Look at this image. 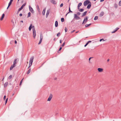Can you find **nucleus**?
<instances>
[{"label":"nucleus","mask_w":121,"mask_h":121,"mask_svg":"<svg viewBox=\"0 0 121 121\" xmlns=\"http://www.w3.org/2000/svg\"><path fill=\"white\" fill-rule=\"evenodd\" d=\"M85 17V18H84V21L82 23V24H85L88 21V17L87 16H86Z\"/></svg>","instance_id":"f257e3e1"},{"label":"nucleus","mask_w":121,"mask_h":121,"mask_svg":"<svg viewBox=\"0 0 121 121\" xmlns=\"http://www.w3.org/2000/svg\"><path fill=\"white\" fill-rule=\"evenodd\" d=\"M33 37L34 38H35V37L36 36V32L35 30V28L33 29Z\"/></svg>","instance_id":"f03ea898"},{"label":"nucleus","mask_w":121,"mask_h":121,"mask_svg":"<svg viewBox=\"0 0 121 121\" xmlns=\"http://www.w3.org/2000/svg\"><path fill=\"white\" fill-rule=\"evenodd\" d=\"M34 58V57L33 56L32 57L30 58L29 62V64H31V65H32Z\"/></svg>","instance_id":"7ed1b4c3"},{"label":"nucleus","mask_w":121,"mask_h":121,"mask_svg":"<svg viewBox=\"0 0 121 121\" xmlns=\"http://www.w3.org/2000/svg\"><path fill=\"white\" fill-rule=\"evenodd\" d=\"M90 3V2L88 0H86L84 3V5L85 6H86L88 4Z\"/></svg>","instance_id":"20e7f679"},{"label":"nucleus","mask_w":121,"mask_h":121,"mask_svg":"<svg viewBox=\"0 0 121 121\" xmlns=\"http://www.w3.org/2000/svg\"><path fill=\"white\" fill-rule=\"evenodd\" d=\"M74 18H75L76 20H78L80 19V17L78 16L76 14H74Z\"/></svg>","instance_id":"39448f33"},{"label":"nucleus","mask_w":121,"mask_h":121,"mask_svg":"<svg viewBox=\"0 0 121 121\" xmlns=\"http://www.w3.org/2000/svg\"><path fill=\"white\" fill-rule=\"evenodd\" d=\"M52 94H51L50 95L48 99V101H50L51 100V99L52 98Z\"/></svg>","instance_id":"423d86ee"},{"label":"nucleus","mask_w":121,"mask_h":121,"mask_svg":"<svg viewBox=\"0 0 121 121\" xmlns=\"http://www.w3.org/2000/svg\"><path fill=\"white\" fill-rule=\"evenodd\" d=\"M52 94H51L50 95L48 99V101H50L51 100V99L52 98Z\"/></svg>","instance_id":"0eeeda50"},{"label":"nucleus","mask_w":121,"mask_h":121,"mask_svg":"<svg viewBox=\"0 0 121 121\" xmlns=\"http://www.w3.org/2000/svg\"><path fill=\"white\" fill-rule=\"evenodd\" d=\"M30 11L32 13H34V12L33 8L30 6H29Z\"/></svg>","instance_id":"6e6552de"},{"label":"nucleus","mask_w":121,"mask_h":121,"mask_svg":"<svg viewBox=\"0 0 121 121\" xmlns=\"http://www.w3.org/2000/svg\"><path fill=\"white\" fill-rule=\"evenodd\" d=\"M13 1V0H10V1L8 5V6L7 8V9H8V8L11 5Z\"/></svg>","instance_id":"1a4fd4ad"},{"label":"nucleus","mask_w":121,"mask_h":121,"mask_svg":"<svg viewBox=\"0 0 121 121\" xmlns=\"http://www.w3.org/2000/svg\"><path fill=\"white\" fill-rule=\"evenodd\" d=\"M51 2L54 4H56L57 3L54 0H50Z\"/></svg>","instance_id":"9d476101"},{"label":"nucleus","mask_w":121,"mask_h":121,"mask_svg":"<svg viewBox=\"0 0 121 121\" xmlns=\"http://www.w3.org/2000/svg\"><path fill=\"white\" fill-rule=\"evenodd\" d=\"M8 82H6L4 84V88L6 87L8 84Z\"/></svg>","instance_id":"9b49d317"},{"label":"nucleus","mask_w":121,"mask_h":121,"mask_svg":"<svg viewBox=\"0 0 121 121\" xmlns=\"http://www.w3.org/2000/svg\"><path fill=\"white\" fill-rule=\"evenodd\" d=\"M119 28H116L115 30L113 31H112V33H114L116 31H117L118 29H119Z\"/></svg>","instance_id":"f8f14e48"},{"label":"nucleus","mask_w":121,"mask_h":121,"mask_svg":"<svg viewBox=\"0 0 121 121\" xmlns=\"http://www.w3.org/2000/svg\"><path fill=\"white\" fill-rule=\"evenodd\" d=\"M98 70L99 72H102L103 71V69L102 68H99L98 69Z\"/></svg>","instance_id":"ddd939ff"},{"label":"nucleus","mask_w":121,"mask_h":121,"mask_svg":"<svg viewBox=\"0 0 121 121\" xmlns=\"http://www.w3.org/2000/svg\"><path fill=\"white\" fill-rule=\"evenodd\" d=\"M15 65L14 64H13V65H12L11 66V67L10 68V70H11L12 69H13L14 68V67H15Z\"/></svg>","instance_id":"4468645a"},{"label":"nucleus","mask_w":121,"mask_h":121,"mask_svg":"<svg viewBox=\"0 0 121 121\" xmlns=\"http://www.w3.org/2000/svg\"><path fill=\"white\" fill-rule=\"evenodd\" d=\"M4 16H5L4 14V13L2 15L1 17V18L0 19V20L1 21L3 20V18H4Z\"/></svg>","instance_id":"2eb2a0df"},{"label":"nucleus","mask_w":121,"mask_h":121,"mask_svg":"<svg viewBox=\"0 0 121 121\" xmlns=\"http://www.w3.org/2000/svg\"><path fill=\"white\" fill-rule=\"evenodd\" d=\"M104 14V12H102L99 14V16L100 17L102 16Z\"/></svg>","instance_id":"dca6fc26"},{"label":"nucleus","mask_w":121,"mask_h":121,"mask_svg":"<svg viewBox=\"0 0 121 121\" xmlns=\"http://www.w3.org/2000/svg\"><path fill=\"white\" fill-rule=\"evenodd\" d=\"M90 4H89L88 5H87V8L88 9H89L90 8H91V3L90 2Z\"/></svg>","instance_id":"f3484780"},{"label":"nucleus","mask_w":121,"mask_h":121,"mask_svg":"<svg viewBox=\"0 0 121 121\" xmlns=\"http://www.w3.org/2000/svg\"><path fill=\"white\" fill-rule=\"evenodd\" d=\"M26 3H25L24 4H23L21 6V8L22 9H23V7L25 6L26 4Z\"/></svg>","instance_id":"a211bd4d"},{"label":"nucleus","mask_w":121,"mask_h":121,"mask_svg":"<svg viewBox=\"0 0 121 121\" xmlns=\"http://www.w3.org/2000/svg\"><path fill=\"white\" fill-rule=\"evenodd\" d=\"M32 24H30L29 27V29L30 31L31 30L32 28Z\"/></svg>","instance_id":"6ab92c4d"},{"label":"nucleus","mask_w":121,"mask_h":121,"mask_svg":"<svg viewBox=\"0 0 121 121\" xmlns=\"http://www.w3.org/2000/svg\"><path fill=\"white\" fill-rule=\"evenodd\" d=\"M87 13V11H85V12H84L83 13L82 15V17H84V16H85L86 15Z\"/></svg>","instance_id":"aec40b11"},{"label":"nucleus","mask_w":121,"mask_h":121,"mask_svg":"<svg viewBox=\"0 0 121 121\" xmlns=\"http://www.w3.org/2000/svg\"><path fill=\"white\" fill-rule=\"evenodd\" d=\"M58 26V22L57 21H56L55 22V26L57 27Z\"/></svg>","instance_id":"412c9836"},{"label":"nucleus","mask_w":121,"mask_h":121,"mask_svg":"<svg viewBox=\"0 0 121 121\" xmlns=\"http://www.w3.org/2000/svg\"><path fill=\"white\" fill-rule=\"evenodd\" d=\"M31 71V69H29L28 71L26 73L27 74H29L30 72Z\"/></svg>","instance_id":"4be33fe9"},{"label":"nucleus","mask_w":121,"mask_h":121,"mask_svg":"<svg viewBox=\"0 0 121 121\" xmlns=\"http://www.w3.org/2000/svg\"><path fill=\"white\" fill-rule=\"evenodd\" d=\"M91 23H90L89 24H86L85 25V26L86 27H88L89 26H90L91 25Z\"/></svg>","instance_id":"5701e85b"},{"label":"nucleus","mask_w":121,"mask_h":121,"mask_svg":"<svg viewBox=\"0 0 121 121\" xmlns=\"http://www.w3.org/2000/svg\"><path fill=\"white\" fill-rule=\"evenodd\" d=\"M46 9H44L43 10L42 13L43 14V15H45V11Z\"/></svg>","instance_id":"b1692460"},{"label":"nucleus","mask_w":121,"mask_h":121,"mask_svg":"<svg viewBox=\"0 0 121 121\" xmlns=\"http://www.w3.org/2000/svg\"><path fill=\"white\" fill-rule=\"evenodd\" d=\"M49 12L48 11L47 12L46 15V17H47L48 16V15H49Z\"/></svg>","instance_id":"393cba45"},{"label":"nucleus","mask_w":121,"mask_h":121,"mask_svg":"<svg viewBox=\"0 0 121 121\" xmlns=\"http://www.w3.org/2000/svg\"><path fill=\"white\" fill-rule=\"evenodd\" d=\"M114 6L115 8L116 9L118 7V5H117V4L116 3H115L114 4Z\"/></svg>","instance_id":"a878e982"},{"label":"nucleus","mask_w":121,"mask_h":121,"mask_svg":"<svg viewBox=\"0 0 121 121\" xmlns=\"http://www.w3.org/2000/svg\"><path fill=\"white\" fill-rule=\"evenodd\" d=\"M36 7L38 11H39L40 10V9L39 6L38 5H37Z\"/></svg>","instance_id":"bb28decb"},{"label":"nucleus","mask_w":121,"mask_h":121,"mask_svg":"<svg viewBox=\"0 0 121 121\" xmlns=\"http://www.w3.org/2000/svg\"><path fill=\"white\" fill-rule=\"evenodd\" d=\"M70 4L69 5V12H68V13H69L70 12H71V13H72L73 12L72 11H71V10H70Z\"/></svg>","instance_id":"cd10ccee"},{"label":"nucleus","mask_w":121,"mask_h":121,"mask_svg":"<svg viewBox=\"0 0 121 121\" xmlns=\"http://www.w3.org/2000/svg\"><path fill=\"white\" fill-rule=\"evenodd\" d=\"M14 20L15 21V19H13L12 20V22L13 23V25H14Z\"/></svg>","instance_id":"c85d7f7f"},{"label":"nucleus","mask_w":121,"mask_h":121,"mask_svg":"<svg viewBox=\"0 0 121 121\" xmlns=\"http://www.w3.org/2000/svg\"><path fill=\"white\" fill-rule=\"evenodd\" d=\"M84 10V9H80L79 10V11L80 12H82Z\"/></svg>","instance_id":"c756f323"},{"label":"nucleus","mask_w":121,"mask_h":121,"mask_svg":"<svg viewBox=\"0 0 121 121\" xmlns=\"http://www.w3.org/2000/svg\"><path fill=\"white\" fill-rule=\"evenodd\" d=\"M30 14H31V13H30V12H29L28 13V16H27V17L28 18V17H30Z\"/></svg>","instance_id":"7c9ffc66"},{"label":"nucleus","mask_w":121,"mask_h":121,"mask_svg":"<svg viewBox=\"0 0 121 121\" xmlns=\"http://www.w3.org/2000/svg\"><path fill=\"white\" fill-rule=\"evenodd\" d=\"M98 18V17L97 16H95V18H94V20H97Z\"/></svg>","instance_id":"2f4dec72"},{"label":"nucleus","mask_w":121,"mask_h":121,"mask_svg":"<svg viewBox=\"0 0 121 121\" xmlns=\"http://www.w3.org/2000/svg\"><path fill=\"white\" fill-rule=\"evenodd\" d=\"M42 39H40V40L39 41V42L38 43V44H40L42 42Z\"/></svg>","instance_id":"473e14b6"},{"label":"nucleus","mask_w":121,"mask_h":121,"mask_svg":"<svg viewBox=\"0 0 121 121\" xmlns=\"http://www.w3.org/2000/svg\"><path fill=\"white\" fill-rule=\"evenodd\" d=\"M17 59H16L13 62V64L15 65L16 63V60H17Z\"/></svg>","instance_id":"72a5a7b5"},{"label":"nucleus","mask_w":121,"mask_h":121,"mask_svg":"<svg viewBox=\"0 0 121 121\" xmlns=\"http://www.w3.org/2000/svg\"><path fill=\"white\" fill-rule=\"evenodd\" d=\"M12 75H10L8 77V79H11L12 77Z\"/></svg>","instance_id":"f704fd0d"},{"label":"nucleus","mask_w":121,"mask_h":121,"mask_svg":"<svg viewBox=\"0 0 121 121\" xmlns=\"http://www.w3.org/2000/svg\"><path fill=\"white\" fill-rule=\"evenodd\" d=\"M64 19L63 18H61V21L62 22H63L64 21Z\"/></svg>","instance_id":"c9c22d12"},{"label":"nucleus","mask_w":121,"mask_h":121,"mask_svg":"<svg viewBox=\"0 0 121 121\" xmlns=\"http://www.w3.org/2000/svg\"><path fill=\"white\" fill-rule=\"evenodd\" d=\"M60 35V32L58 33L57 34V36L59 37Z\"/></svg>","instance_id":"e433bc0d"},{"label":"nucleus","mask_w":121,"mask_h":121,"mask_svg":"<svg viewBox=\"0 0 121 121\" xmlns=\"http://www.w3.org/2000/svg\"><path fill=\"white\" fill-rule=\"evenodd\" d=\"M43 36L42 35V34H41L40 39H43Z\"/></svg>","instance_id":"4c0bfd02"},{"label":"nucleus","mask_w":121,"mask_h":121,"mask_svg":"<svg viewBox=\"0 0 121 121\" xmlns=\"http://www.w3.org/2000/svg\"><path fill=\"white\" fill-rule=\"evenodd\" d=\"M82 5V3H79L78 5V7H80Z\"/></svg>","instance_id":"58836bf2"},{"label":"nucleus","mask_w":121,"mask_h":121,"mask_svg":"<svg viewBox=\"0 0 121 121\" xmlns=\"http://www.w3.org/2000/svg\"><path fill=\"white\" fill-rule=\"evenodd\" d=\"M119 6H121V0L120 1L119 3Z\"/></svg>","instance_id":"ea45409f"},{"label":"nucleus","mask_w":121,"mask_h":121,"mask_svg":"<svg viewBox=\"0 0 121 121\" xmlns=\"http://www.w3.org/2000/svg\"><path fill=\"white\" fill-rule=\"evenodd\" d=\"M24 79V78H23L20 81V85L21 84V83H22V81Z\"/></svg>","instance_id":"a19ab883"},{"label":"nucleus","mask_w":121,"mask_h":121,"mask_svg":"<svg viewBox=\"0 0 121 121\" xmlns=\"http://www.w3.org/2000/svg\"><path fill=\"white\" fill-rule=\"evenodd\" d=\"M65 32H66L67 31V29L66 27H65Z\"/></svg>","instance_id":"79ce46f5"},{"label":"nucleus","mask_w":121,"mask_h":121,"mask_svg":"<svg viewBox=\"0 0 121 121\" xmlns=\"http://www.w3.org/2000/svg\"><path fill=\"white\" fill-rule=\"evenodd\" d=\"M102 41H105V40H104L103 39H100L99 41L100 42H101Z\"/></svg>","instance_id":"37998d69"},{"label":"nucleus","mask_w":121,"mask_h":121,"mask_svg":"<svg viewBox=\"0 0 121 121\" xmlns=\"http://www.w3.org/2000/svg\"><path fill=\"white\" fill-rule=\"evenodd\" d=\"M65 42H64L63 44H62V45H61V46L62 47H63V46H64L65 45Z\"/></svg>","instance_id":"c03bdc74"},{"label":"nucleus","mask_w":121,"mask_h":121,"mask_svg":"<svg viewBox=\"0 0 121 121\" xmlns=\"http://www.w3.org/2000/svg\"><path fill=\"white\" fill-rule=\"evenodd\" d=\"M63 6V3H61L60 5V7H62Z\"/></svg>","instance_id":"a18cd8bd"},{"label":"nucleus","mask_w":121,"mask_h":121,"mask_svg":"<svg viewBox=\"0 0 121 121\" xmlns=\"http://www.w3.org/2000/svg\"><path fill=\"white\" fill-rule=\"evenodd\" d=\"M32 65L31 64H29V67L28 68V69H29V68Z\"/></svg>","instance_id":"49530a36"},{"label":"nucleus","mask_w":121,"mask_h":121,"mask_svg":"<svg viewBox=\"0 0 121 121\" xmlns=\"http://www.w3.org/2000/svg\"><path fill=\"white\" fill-rule=\"evenodd\" d=\"M88 44V43L87 42L86 43V44L84 45V47H86Z\"/></svg>","instance_id":"de8ad7c7"},{"label":"nucleus","mask_w":121,"mask_h":121,"mask_svg":"<svg viewBox=\"0 0 121 121\" xmlns=\"http://www.w3.org/2000/svg\"><path fill=\"white\" fill-rule=\"evenodd\" d=\"M77 14L78 15H79L81 14V13L80 12H78L77 13Z\"/></svg>","instance_id":"09e8293b"},{"label":"nucleus","mask_w":121,"mask_h":121,"mask_svg":"<svg viewBox=\"0 0 121 121\" xmlns=\"http://www.w3.org/2000/svg\"><path fill=\"white\" fill-rule=\"evenodd\" d=\"M8 98H7L6 99V100L5 101V104H6V103H7V101H8Z\"/></svg>","instance_id":"8fccbe9b"},{"label":"nucleus","mask_w":121,"mask_h":121,"mask_svg":"<svg viewBox=\"0 0 121 121\" xmlns=\"http://www.w3.org/2000/svg\"><path fill=\"white\" fill-rule=\"evenodd\" d=\"M6 98V95H4V100Z\"/></svg>","instance_id":"3c124183"},{"label":"nucleus","mask_w":121,"mask_h":121,"mask_svg":"<svg viewBox=\"0 0 121 121\" xmlns=\"http://www.w3.org/2000/svg\"><path fill=\"white\" fill-rule=\"evenodd\" d=\"M22 9L20 7V8H19L18 9V10L20 11Z\"/></svg>","instance_id":"603ef678"},{"label":"nucleus","mask_w":121,"mask_h":121,"mask_svg":"<svg viewBox=\"0 0 121 121\" xmlns=\"http://www.w3.org/2000/svg\"><path fill=\"white\" fill-rule=\"evenodd\" d=\"M62 49V48L61 47H60L58 50V51H60L61 49Z\"/></svg>","instance_id":"864d4df0"},{"label":"nucleus","mask_w":121,"mask_h":121,"mask_svg":"<svg viewBox=\"0 0 121 121\" xmlns=\"http://www.w3.org/2000/svg\"><path fill=\"white\" fill-rule=\"evenodd\" d=\"M22 13H20L19 14V16L20 17L22 16Z\"/></svg>","instance_id":"5fc2aeb1"},{"label":"nucleus","mask_w":121,"mask_h":121,"mask_svg":"<svg viewBox=\"0 0 121 121\" xmlns=\"http://www.w3.org/2000/svg\"><path fill=\"white\" fill-rule=\"evenodd\" d=\"M91 41H88L87 42L89 44V43H91Z\"/></svg>","instance_id":"6e6d98bb"},{"label":"nucleus","mask_w":121,"mask_h":121,"mask_svg":"<svg viewBox=\"0 0 121 121\" xmlns=\"http://www.w3.org/2000/svg\"><path fill=\"white\" fill-rule=\"evenodd\" d=\"M4 77L3 76V79H2V81H4Z\"/></svg>","instance_id":"4d7b16f0"},{"label":"nucleus","mask_w":121,"mask_h":121,"mask_svg":"<svg viewBox=\"0 0 121 121\" xmlns=\"http://www.w3.org/2000/svg\"><path fill=\"white\" fill-rule=\"evenodd\" d=\"M92 58V57H90V58H89V62H90V60L91 59V58Z\"/></svg>","instance_id":"13d9d810"},{"label":"nucleus","mask_w":121,"mask_h":121,"mask_svg":"<svg viewBox=\"0 0 121 121\" xmlns=\"http://www.w3.org/2000/svg\"><path fill=\"white\" fill-rule=\"evenodd\" d=\"M15 44H16L17 43V41L16 40H15Z\"/></svg>","instance_id":"bf43d9fd"},{"label":"nucleus","mask_w":121,"mask_h":121,"mask_svg":"<svg viewBox=\"0 0 121 121\" xmlns=\"http://www.w3.org/2000/svg\"><path fill=\"white\" fill-rule=\"evenodd\" d=\"M75 31V30H74L73 31H71V33H73V32Z\"/></svg>","instance_id":"052dcab7"},{"label":"nucleus","mask_w":121,"mask_h":121,"mask_svg":"<svg viewBox=\"0 0 121 121\" xmlns=\"http://www.w3.org/2000/svg\"><path fill=\"white\" fill-rule=\"evenodd\" d=\"M32 29L33 28V29L35 28L34 26H32Z\"/></svg>","instance_id":"680f3d73"},{"label":"nucleus","mask_w":121,"mask_h":121,"mask_svg":"<svg viewBox=\"0 0 121 121\" xmlns=\"http://www.w3.org/2000/svg\"><path fill=\"white\" fill-rule=\"evenodd\" d=\"M104 0H100V2H102L104 1Z\"/></svg>","instance_id":"e2e57ef3"},{"label":"nucleus","mask_w":121,"mask_h":121,"mask_svg":"<svg viewBox=\"0 0 121 121\" xmlns=\"http://www.w3.org/2000/svg\"><path fill=\"white\" fill-rule=\"evenodd\" d=\"M62 43V40H60V43Z\"/></svg>","instance_id":"0e129e2a"},{"label":"nucleus","mask_w":121,"mask_h":121,"mask_svg":"<svg viewBox=\"0 0 121 121\" xmlns=\"http://www.w3.org/2000/svg\"><path fill=\"white\" fill-rule=\"evenodd\" d=\"M20 11H19V10H18V11H17V13H19V12H20Z\"/></svg>","instance_id":"69168bd1"},{"label":"nucleus","mask_w":121,"mask_h":121,"mask_svg":"<svg viewBox=\"0 0 121 121\" xmlns=\"http://www.w3.org/2000/svg\"><path fill=\"white\" fill-rule=\"evenodd\" d=\"M53 40H54V41H56V38H54V39H53Z\"/></svg>","instance_id":"338daca9"},{"label":"nucleus","mask_w":121,"mask_h":121,"mask_svg":"<svg viewBox=\"0 0 121 121\" xmlns=\"http://www.w3.org/2000/svg\"><path fill=\"white\" fill-rule=\"evenodd\" d=\"M109 61V59H108L107 60V61L108 62Z\"/></svg>","instance_id":"774afa93"}]
</instances>
